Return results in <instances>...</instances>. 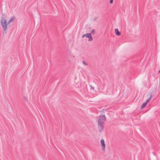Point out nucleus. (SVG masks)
<instances>
[{"instance_id": "11", "label": "nucleus", "mask_w": 160, "mask_h": 160, "mask_svg": "<svg viewBox=\"0 0 160 160\" xmlns=\"http://www.w3.org/2000/svg\"><path fill=\"white\" fill-rule=\"evenodd\" d=\"M113 0H110V4H112L113 2Z\"/></svg>"}, {"instance_id": "13", "label": "nucleus", "mask_w": 160, "mask_h": 160, "mask_svg": "<svg viewBox=\"0 0 160 160\" xmlns=\"http://www.w3.org/2000/svg\"><path fill=\"white\" fill-rule=\"evenodd\" d=\"M98 17H94L93 18V20L94 21H95L98 18Z\"/></svg>"}, {"instance_id": "16", "label": "nucleus", "mask_w": 160, "mask_h": 160, "mask_svg": "<svg viewBox=\"0 0 160 160\" xmlns=\"http://www.w3.org/2000/svg\"><path fill=\"white\" fill-rule=\"evenodd\" d=\"M158 72H159V73H160V70L159 71H158Z\"/></svg>"}, {"instance_id": "8", "label": "nucleus", "mask_w": 160, "mask_h": 160, "mask_svg": "<svg viewBox=\"0 0 160 160\" xmlns=\"http://www.w3.org/2000/svg\"><path fill=\"white\" fill-rule=\"evenodd\" d=\"M152 94H150V98H149L145 102H146V103L147 104V103L151 99V98H152Z\"/></svg>"}, {"instance_id": "14", "label": "nucleus", "mask_w": 160, "mask_h": 160, "mask_svg": "<svg viewBox=\"0 0 160 160\" xmlns=\"http://www.w3.org/2000/svg\"><path fill=\"white\" fill-rule=\"evenodd\" d=\"M7 32H3V35H5L6 34V33Z\"/></svg>"}, {"instance_id": "5", "label": "nucleus", "mask_w": 160, "mask_h": 160, "mask_svg": "<svg viewBox=\"0 0 160 160\" xmlns=\"http://www.w3.org/2000/svg\"><path fill=\"white\" fill-rule=\"evenodd\" d=\"M115 31V34L119 36L121 34V32H119L118 29H116Z\"/></svg>"}, {"instance_id": "9", "label": "nucleus", "mask_w": 160, "mask_h": 160, "mask_svg": "<svg viewBox=\"0 0 160 160\" xmlns=\"http://www.w3.org/2000/svg\"><path fill=\"white\" fill-rule=\"evenodd\" d=\"M95 33V31L94 29H92V31H91V34L92 33V34H94Z\"/></svg>"}, {"instance_id": "10", "label": "nucleus", "mask_w": 160, "mask_h": 160, "mask_svg": "<svg viewBox=\"0 0 160 160\" xmlns=\"http://www.w3.org/2000/svg\"><path fill=\"white\" fill-rule=\"evenodd\" d=\"M82 62L83 63V64H84V65H88V64L85 61H83Z\"/></svg>"}, {"instance_id": "1", "label": "nucleus", "mask_w": 160, "mask_h": 160, "mask_svg": "<svg viewBox=\"0 0 160 160\" xmlns=\"http://www.w3.org/2000/svg\"><path fill=\"white\" fill-rule=\"evenodd\" d=\"M106 118L105 115H101L99 117L98 121V129L100 132L103 130L104 127V122L106 121Z\"/></svg>"}, {"instance_id": "7", "label": "nucleus", "mask_w": 160, "mask_h": 160, "mask_svg": "<svg viewBox=\"0 0 160 160\" xmlns=\"http://www.w3.org/2000/svg\"><path fill=\"white\" fill-rule=\"evenodd\" d=\"M147 103L146 102H144L142 105L141 107V109L144 108L146 105Z\"/></svg>"}, {"instance_id": "3", "label": "nucleus", "mask_w": 160, "mask_h": 160, "mask_svg": "<svg viewBox=\"0 0 160 160\" xmlns=\"http://www.w3.org/2000/svg\"><path fill=\"white\" fill-rule=\"evenodd\" d=\"M82 37L84 38V37H86L88 38V41H91L92 40L93 38L91 34V33H87L85 34H84L82 36Z\"/></svg>"}, {"instance_id": "2", "label": "nucleus", "mask_w": 160, "mask_h": 160, "mask_svg": "<svg viewBox=\"0 0 160 160\" xmlns=\"http://www.w3.org/2000/svg\"><path fill=\"white\" fill-rule=\"evenodd\" d=\"M1 24L4 31H5L7 28V23L6 20L4 17H2L1 18Z\"/></svg>"}, {"instance_id": "4", "label": "nucleus", "mask_w": 160, "mask_h": 160, "mask_svg": "<svg viewBox=\"0 0 160 160\" xmlns=\"http://www.w3.org/2000/svg\"><path fill=\"white\" fill-rule=\"evenodd\" d=\"M101 144L102 147V149L104 150H105V144L104 142V139H102L101 140Z\"/></svg>"}, {"instance_id": "6", "label": "nucleus", "mask_w": 160, "mask_h": 160, "mask_svg": "<svg viewBox=\"0 0 160 160\" xmlns=\"http://www.w3.org/2000/svg\"><path fill=\"white\" fill-rule=\"evenodd\" d=\"M15 18V17H12L8 21V24H9L12 21H13Z\"/></svg>"}, {"instance_id": "15", "label": "nucleus", "mask_w": 160, "mask_h": 160, "mask_svg": "<svg viewBox=\"0 0 160 160\" xmlns=\"http://www.w3.org/2000/svg\"><path fill=\"white\" fill-rule=\"evenodd\" d=\"M92 88L93 89H94V88L93 87H92Z\"/></svg>"}, {"instance_id": "12", "label": "nucleus", "mask_w": 160, "mask_h": 160, "mask_svg": "<svg viewBox=\"0 0 160 160\" xmlns=\"http://www.w3.org/2000/svg\"><path fill=\"white\" fill-rule=\"evenodd\" d=\"M113 0H110V4H112L113 2Z\"/></svg>"}]
</instances>
